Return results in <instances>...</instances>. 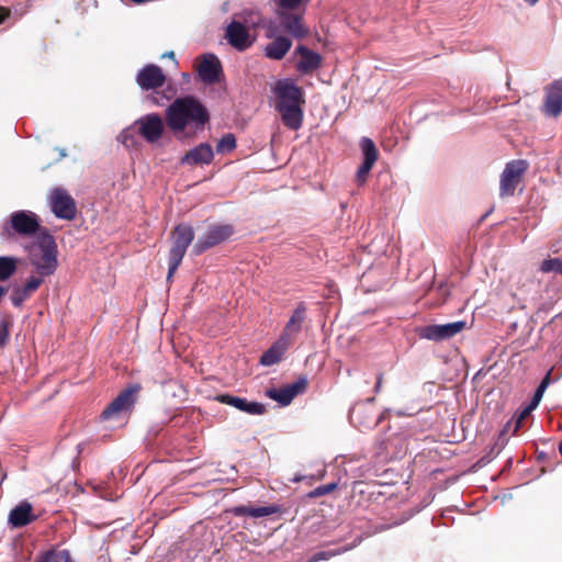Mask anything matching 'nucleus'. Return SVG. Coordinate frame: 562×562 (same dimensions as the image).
Segmentation results:
<instances>
[{"label":"nucleus","instance_id":"f257e3e1","mask_svg":"<svg viewBox=\"0 0 562 562\" xmlns=\"http://www.w3.org/2000/svg\"><path fill=\"white\" fill-rule=\"evenodd\" d=\"M209 121L210 113L205 105L191 95L177 98L166 110V123L175 133L203 131Z\"/></svg>","mask_w":562,"mask_h":562},{"label":"nucleus","instance_id":"f03ea898","mask_svg":"<svg viewBox=\"0 0 562 562\" xmlns=\"http://www.w3.org/2000/svg\"><path fill=\"white\" fill-rule=\"evenodd\" d=\"M31 265L41 277L52 276L58 267V249L55 238L47 229L41 232L37 240L27 247Z\"/></svg>","mask_w":562,"mask_h":562},{"label":"nucleus","instance_id":"7ed1b4c3","mask_svg":"<svg viewBox=\"0 0 562 562\" xmlns=\"http://www.w3.org/2000/svg\"><path fill=\"white\" fill-rule=\"evenodd\" d=\"M2 229L3 234L11 238L22 237L37 240V236L46 228L42 227L41 218L36 213L29 210H19L9 215Z\"/></svg>","mask_w":562,"mask_h":562},{"label":"nucleus","instance_id":"20e7f679","mask_svg":"<svg viewBox=\"0 0 562 562\" xmlns=\"http://www.w3.org/2000/svg\"><path fill=\"white\" fill-rule=\"evenodd\" d=\"M529 164L524 159L510 160L499 177V198L506 200L522 190V181Z\"/></svg>","mask_w":562,"mask_h":562},{"label":"nucleus","instance_id":"39448f33","mask_svg":"<svg viewBox=\"0 0 562 562\" xmlns=\"http://www.w3.org/2000/svg\"><path fill=\"white\" fill-rule=\"evenodd\" d=\"M193 239L194 232L190 225L179 224L175 227L172 232V246L169 251L167 281H169L177 271Z\"/></svg>","mask_w":562,"mask_h":562},{"label":"nucleus","instance_id":"423d86ee","mask_svg":"<svg viewBox=\"0 0 562 562\" xmlns=\"http://www.w3.org/2000/svg\"><path fill=\"white\" fill-rule=\"evenodd\" d=\"M166 81V76L162 72V69L154 64L146 65L143 67L137 76L136 82L143 90H153L154 92L149 95V100L158 106L165 105V100L168 98L164 95H159L156 92V89L164 86Z\"/></svg>","mask_w":562,"mask_h":562},{"label":"nucleus","instance_id":"0eeeda50","mask_svg":"<svg viewBox=\"0 0 562 562\" xmlns=\"http://www.w3.org/2000/svg\"><path fill=\"white\" fill-rule=\"evenodd\" d=\"M260 21V15L257 12H249L248 18H244V23L233 21L226 29L228 43L238 50L248 48L251 45V41L247 26H256Z\"/></svg>","mask_w":562,"mask_h":562},{"label":"nucleus","instance_id":"6e6552de","mask_svg":"<svg viewBox=\"0 0 562 562\" xmlns=\"http://www.w3.org/2000/svg\"><path fill=\"white\" fill-rule=\"evenodd\" d=\"M48 205L57 218L71 221L76 217V202L65 189H52L48 194Z\"/></svg>","mask_w":562,"mask_h":562},{"label":"nucleus","instance_id":"1a4fd4ad","mask_svg":"<svg viewBox=\"0 0 562 562\" xmlns=\"http://www.w3.org/2000/svg\"><path fill=\"white\" fill-rule=\"evenodd\" d=\"M272 93L277 98L276 108L286 105H302L304 92L292 79H280L272 87Z\"/></svg>","mask_w":562,"mask_h":562},{"label":"nucleus","instance_id":"9d476101","mask_svg":"<svg viewBox=\"0 0 562 562\" xmlns=\"http://www.w3.org/2000/svg\"><path fill=\"white\" fill-rule=\"evenodd\" d=\"M465 327L467 323L464 321H457L447 324L426 325L417 328V334L423 339L441 341L456 336Z\"/></svg>","mask_w":562,"mask_h":562},{"label":"nucleus","instance_id":"9b49d317","mask_svg":"<svg viewBox=\"0 0 562 562\" xmlns=\"http://www.w3.org/2000/svg\"><path fill=\"white\" fill-rule=\"evenodd\" d=\"M139 384H132L120 394L103 409L101 417L103 419H112L121 413L133 407L136 401V394L139 392Z\"/></svg>","mask_w":562,"mask_h":562},{"label":"nucleus","instance_id":"f8f14e48","mask_svg":"<svg viewBox=\"0 0 562 562\" xmlns=\"http://www.w3.org/2000/svg\"><path fill=\"white\" fill-rule=\"evenodd\" d=\"M137 133L149 144H156L162 136L165 124L157 113L140 116L134 122Z\"/></svg>","mask_w":562,"mask_h":562},{"label":"nucleus","instance_id":"ddd939ff","mask_svg":"<svg viewBox=\"0 0 562 562\" xmlns=\"http://www.w3.org/2000/svg\"><path fill=\"white\" fill-rule=\"evenodd\" d=\"M232 234L233 228L229 225L210 226L207 231L198 238L193 250L196 255H200L206 249L226 240Z\"/></svg>","mask_w":562,"mask_h":562},{"label":"nucleus","instance_id":"4468645a","mask_svg":"<svg viewBox=\"0 0 562 562\" xmlns=\"http://www.w3.org/2000/svg\"><path fill=\"white\" fill-rule=\"evenodd\" d=\"M278 33L279 27L270 24L267 31V36L273 38V41L265 46L263 52L266 57L273 60L282 59L292 46L290 38L280 36Z\"/></svg>","mask_w":562,"mask_h":562},{"label":"nucleus","instance_id":"2eb2a0df","mask_svg":"<svg viewBox=\"0 0 562 562\" xmlns=\"http://www.w3.org/2000/svg\"><path fill=\"white\" fill-rule=\"evenodd\" d=\"M360 148L363 156V161L357 170L356 180L359 184L367 181V177L378 160V149L371 138L362 137L360 139Z\"/></svg>","mask_w":562,"mask_h":562},{"label":"nucleus","instance_id":"dca6fc26","mask_svg":"<svg viewBox=\"0 0 562 562\" xmlns=\"http://www.w3.org/2000/svg\"><path fill=\"white\" fill-rule=\"evenodd\" d=\"M214 159V151L209 143H201L191 148L180 159L182 166H203L210 165Z\"/></svg>","mask_w":562,"mask_h":562},{"label":"nucleus","instance_id":"f3484780","mask_svg":"<svg viewBox=\"0 0 562 562\" xmlns=\"http://www.w3.org/2000/svg\"><path fill=\"white\" fill-rule=\"evenodd\" d=\"M542 112L552 117H557L562 112V77L553 81L547 90Z\"/></svg>","mask_w":562,"mask_h":562},{"label":"nucleus","instance_id":"a211bd4d","mask_svg":"<svg viewBox=\"0 0 562 562\" xmlns=\"http://www.w3.org/2000/svg\"><path fill=\"white\" fill-rule=\"evenodd\" d=\"M214 400L218 403L235 407L236 409L250 414L261 415L265 413V405L258 402H248L246 398L234 396L231 394H217Z\"/></svg>","mask_w":562,"mask_h":562},{"label":"nucleus","instance_id":"6ab92c4d","mask_svg":"<svg viewBox=\"0 0 562 562\" xmlns=\"http://www.w3.org/2000/svg\"><path fill=\"white\" fill-rule=\"evenodd\" d=\"M294 53L300 56L296 63V70L301 74H310L322 64L321 55L303 45H299Z\"/></svg>","mask_w":562,"mask_h":562},{"label":"nucleus","instance_id":"aec40b11","mask_svg":"<svg viewBox=\"0 0 562 562\" xmlns=\"http://www.w3.org/2000/svg\"><path fill=\"white\" fill-rule=\"evenodd\" d=\"M199 76L205 83H214L220 79L222 66L220 59L213 54H206L198 68Z\"/></svg>","mask_w":562,"mask_h":562},{"label":"nucleus","instance_id":"412c9836","mask_svg":"<svg viewBox=\"0 0 562 562\" xmlns=\"http://www.w3.org/2000/svg\"><path fill=\"white\" fill-rule=\"evenodd\" d=\"M278 16L283 30L289 32L295 38H303L308 34V30L302 23L301 15L279 10Z\"/></svg>","mask_w":562,"mask_h":562},{"label":"nucleus","instance_id":"4be33fe9","mask_svg":"<svg viewBox=\"0 0 562 562\" xmlns=\"http://www.w3.org/2000/svg\"><path fill=\"white\" fill-rule=\"evenodd\" d=\"M36 516L33 514V507L27 502H22L11 509L8 524L12 528H21L34 521Z\"/></svg>","mask_w":562,"mask_h":562},{"label":"nucleus","instance_id":"5701e85b","mask_svg":"<svg viewBox=\"0 0 562 562\" xmlns=\"http://www.w3.org/2000/svg\"><path fill=\"white\" fill-rule=\"evenodd\" d=\"M306 306L303 302L299 303L294 311L292 312L289 321L286 322L283 333L281 336H285L286 340L291 341V338L299 333H301L303 328V324L305 321Z\"/></svg>","mask_w":562,"mask_h":562},{"label":"nucleus","instance_id":"b1692460","mask_svg":"<svg viewBox=\"0 0 562 562\" xmlns=\"http://www.w3.org/2000/svg\"><path fill=\"white\" fill-rule=\"evenodd\" d=\"M291 341L286 340L285 336H280L279 339L262 353L260 363L266 367L278 363L284 352L289 349Z\"/></svg>","mask_w":562,"mask_h":562},{"label":"nucleus","instance_id":"393cba45","mask_svg":"<svg viewBox=\"0 0 562 562\" xmlns=\"http://www.w3.org/2000/svg\"><path fill=\"white\" fill-rule=\"evenodd\" d=\"M281 114L282 121L285 126L291 130H299L303 122V111L301 105H286L276 108Z\"/></svg>","mask_w":562,"mask_h":562},{"label":"nucleus","instance_id":"a878e982","mask_svg":"<svg viewBox=\"0 0 562 562\" xmlns=\"http://www.w3.org/2000/svg\"><path fill=\"white\" fill-rule=\"evenodd\" d=\"M277 506H260V507H252V506H240L235 509L236 515H246L252 518H260L273 515L278 512Z\"/></svg>","mask_w":562,"mask_h":562},{"label":"nucleus","instance_id":"bb28decb","mask_svg":"<svg viewBox=\"0 0 562 562\" xmlns=\"http://www.w3.org/2000/svg\"><path fill=\"white\" fill-rule=\"evenodd\" d=\"M19 259L10 256H0V282L10 279L18 270Z\"/></svg>","mask_w":562,"mask_h":562},{"label":"nucleus","instance_id":"cd10ccee","mask_svg":"<svg viewBox=\"0 0 562 562\" xmlns=\"http://www.w3.org/2000/svg\"><path fill=\"white\" fill-rule=\"evenodd\" d=\"M136 133L137 127L133 123L119 134L117 142L121 143L126 148L135 147L137 146Z\"/></svg>","mask_w":562,"mask_h":562},{"label":"nucleus","instance_id":"c85d7f7f","mask_svg":"<svg viewBox=\"0 0 562 562\" xmlns=\"http://www.w3.org/2000/svg\"><path fill=\"white\" fill-rule=\"evenodd\" d=\"M42 558L45 562H75L71 557L70 552L68 550H57L55 548H52L45 552H43Z\"/></svg>","mask_w":562,"mask_h":562},{"label":"nucleus","instance_id":"c756f323","mask_svg":"<svg viewBox=\"0 0 562 562\" xmlns=\"http://www.w3.org/2000/svg\"><path fill=\"white\" fill-rule=\"evenodd\" d=\"M268 396L283 406L289 405L294 398L293 393L289 390L288 386L269 390Z\"/></svg>","mask_w":562,"mask_h":562},{"label":"nucleus","instance_id":"7c9ffc66","mask_svg":"<svg viewBox=\"0 0 562 562\" xmlns=\"http://www.w3.org/2000/svg\"><path fill=\"white\" fill-rule=\"evenodd\" d=\"M353 546H346L342 548H339L337 550H329V551H319L315 554H313L306 562H321L328 560L333 557L339 555L341 553H345L352 549Z\"/></svg>","mask_w":562,"mask_h":562},{"label":"nucleus","instance_id":"2f4dec72","mask_svg":"<svg viewBox=\"0 0 562 562\" xmlns=\"http://www.w3.org/2000/svg\"><path fill=\"white\" fill-rule=\"evenodd\" d=\"M236 147V138L233 134H225L216 145V151L218 154L229 153Z\"/></svg>","mask_w":562,"mask_h":562},{"label":"nucleus","instance_id":"473e14b6","mask_svg":"<svg viewBox=\"0 0 562 562\" xmlns=\"http://www.w3.org/2000/svg\"><path fill=\"white\" fill-rule=\"evenodd\" d=\"M514 423H515L514 418L507 420V423L504 425V427L499 431L497 440L494 442V448L495 447L503 448L506 445V442L508 441V438H509L508 434H512V435L515 434V432H513Z\"/></svg>","mask_w":562,"mask_h":562},{"label":"nucleus","instance_id":"72a5a7b5","mask_svg":"<svg viewBox=\"0 0 562 562\" xmlns=\"http://www.w3.org/2000/svg\"><path fill=\"white\" fill-rule=\"evenodd\" d=\"M540 270L544 273L557 272L562 276V259L551 258L543 260Z\"/></svg>","mask_w":562,"mask_h":562},{"label":"nucleus","instance_id":"f704fd0d","mask_svg":"<svg viewBox=\"0 0 562 562\" xmlns=\"http://www.w3.org/2000/svg\"><path fill=\"white\" fill-rule=\"evenodd\" d=\"M30 295L23 286H18L12 291L11 302L15 307H20Z\"/></svg>","mask_w":562,"mask_h":562},{"label":"nucleus","instance_id":"c9c22d12","mask_svg":"<svg viewBox=\"0 0 562 562\" xmlns=\"http://www.w3.org/2000/svg\"><path fill=\"white\" fill-rule=\"evenodd\" d=\"M549 385V373L546 375V378L540 382V384L538 385L530 403L532 404V406H538L542 396H543V393L546 391V389L548 387Z\"/></svg>","mask_w":562,"mask_h":562},{"label":"nucleus","instance_id":"e433bc0d","mask_svg":"<svg viewBox=\"0 0 562 562\" xmlns=\"http://www.w3.org/2000/svg\"><path fill=\"white\" fill-rule=\"evenodd\" d=\"M533 409H536V406H532V404L529 403L517 416L513 417L515 420L513 432H516L520 428L522 420L527 418Z\"/></svg>","mask_w":562,"mask_h":562},{"label":"nucleus","instance_id":"4c0bfd02","mask_svg":"<svg viewBox=\"0 0 562 562\" xmlns=\"http://www.w3.org/2000/svg\"><path fill=\"white\" fill-rule=\"evenodd\" d=\"M44 278L45 277H41L40 274L31 276L27 279V281L25 282V284L23 285V288L26 290V292L29 294H32L33 292H35L41 286V284L44 281Z\"/></svg>","mask_w":562,"mask_h":562},{"label":"nucleus","instance_id":"58836bf2","mask_svg":"<svg viewBox=\"0 0 562 562\" xmlns=\"http://www.w3.org/2000/svg\"><path fill=\"white\" fill-rule=\"evenodd\" d=\"M337 487L336 483H328L325 485L317 486L311 493V497H318L331 493Z\"/></svg>","mask_w":562,"mask_h":562},{"label":"nucleus","instance_id":"ea45409f","mask_svg":"<svg viewBox=\"0 0 562 562\" xmlns=\"http://www.w3.org/2000/svg\"><path fill=\"white\" fill-rule=\"evenodd\" d=\"M306 379H299L292 384L286 385L289 390L293 393V397L302 393L306 387Z\"/></svg>","mask_w":562,"mask_h":562},{"label":"nucleus","instance_id":"a19ab883","mask_svg":"<svg viewBox=\"0 0 562 562\" xmlns=\"http://www.w3.org/2000/svg\"><path fill=\"white\" fill-rule=\"evenodd\" d=\"M304 0H278V4L280 7V10H294L296 9L297 7H300V4L303 2Z\"/></svg>","mask_w":562,"mask_h":562},{"label":"nucleus","instance_id":"79ce46f5","mask_svg":"<svg viewBox=\"0 0 562 562\" xmlns=\"http://www.w3.org/2000/svg\"><path fill=\"white\" fill-rule=\"evenodd\" d=\"M8 337H9L8 328L4 324H2L0 326V346L5 345Z\"/></svg>","mask_w":562,"mask_h":562},{"label":"nucleus","instance_id":"37998d69","mask_svg":"<svg viewBox=\"0 0 562 562\" xmlns=\"http://www.w3.org/2000/svg\"><path fill=\"white\" fill-rule=\"evenodd\" d=\"M10 15V10L0 7V23H2Z\"/></svg>","mask_w":562,"mask_h":562},{"label":"nucleus","instance_id":"c03bdc74","mask_svg":"<svg viewBox=\"0 0 562 562\" xmlns=\"http://www.w3.org/2000/svg\"><path fill=\"white\" fill-rule=\"evenodd\" d=\"M381 384H382V376H379L378 381H376V384H375V392H379L380 389H381Z\"/></svg>","mask_w":562,"mask_h":562},{"label":"nucleus","instance_id":"a18cd8bd","mask_svg":"<svg viewBox=\"0 0 562 562\" xmlns=\"http://www.w3.org/2000/svg\"><path fill=\"white\" fill-rule=\"evenodd\" d=\"M5 292H7L5 288L0 285V301L4 296Z\"/></svg>","mask_w":562,"mask_h":562},{"label":"nucleus","instance_id":"49530a36","mask_svg":"<svg viewBox=\"0 0 562 562\" xmlns=\"http://www.w3.org/2000/svg\"><path fill=\"white\" fill-rule=\"evenodd\" d=\"M529 5H535L539 2V0H524Z\"/></svg>","mask_w":562,"mask_h":562},{"label":"nucleus","instance_id":"de8ad7c7","mask_svg":"<svg viewBox=\"0 0 562 562\" xmlns=\"http://www.w3.org/2000/svg\"><path fill=\"white\" fill-rule=\"evenodd\" d=\"M34 562H45L42 555L40 554Z\"/></svg>","mask_w":562,"mask_h":562},{"label":"nucleus","instance_id":"09e8293b","mask_svg":"<svg viewBox=\"0 0 562 562\" xmlns=\"http://www.w3.org/2000/svg\"><path fill=\"white\" fill-rule=\"evenodd\" d=\"M165 56H168V57L173 58V52H169V53L165 54V55H164V57H165Z\"/></svg>","mask_w":562,"mask_h":562},{"label":"nucleus","instance_id":"8fccbe9b","mask_svg":"<svg viewBox=\"0 0 562 562\" xmlns=\"http://www.w3.org/2000/svg\"><path fill=\"white\" fill-rule=\"evenodd\" d=\"M301 480H302V477H301L300 475H296V476L293 479V481H294V482H300Z\"/></svg>","mask_w":562,"mask_h":562},{"label":"nucleus","instance_id":"3c124183","mask_svg":"<svg viewBox=\"0 0 562 562\" xmlns=\"http://www.w3.org/2000/svg\"><path fill=\"white\" fill-rule=\"evenodd\" d=\"M559 451H560V453L562 454V440H561V443H560V446H559Z\"/></svg>","mask_w":562,"mask_h":562},{"label":"nucleus","instance_id":"603ef678","mask_svg":"<svg viewBox=\"0 0 562 562\" xmlns=\"http://www.w3.org/2000/svg\"><path fill=\"white\" fill-rule=\"evenodd\" d=\"M358 543H360V540H357V542H353L351 546H353L352 548H355Z\"/></svg>","mask_w":562,"mask_h":562},{"label":"nucleus","instance_id":"864d4df0","mask_svg":"<svg viewBox=\"0 0 562 562\" xmlns=\"http://www.w3.org/2000/svg\"><path fill=\"white\" fill-rule=\"evenodd\" d=\"M60 155H61L63 157H64V156H66V154H65V151H64V150H61V151H60Z\"/></svg>","mask_w":562,"mask_h":562}]
</instances>
